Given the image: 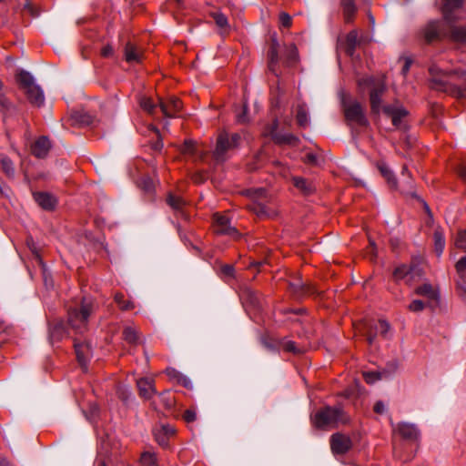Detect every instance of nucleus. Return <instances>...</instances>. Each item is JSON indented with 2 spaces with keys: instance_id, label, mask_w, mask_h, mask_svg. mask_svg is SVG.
<instances>
[{
  "instance_id": "f257e3e1",
  "label": "nucleus",
  "mask_w": 466,
  "mask_h": 466,
  "mask_svg": "<svg viewBox=\"0 0 466 466\" xmlns=\"http://www.w3.org/2000/svg\"><path fill=\"white\" fill-rule=\"evenodd\" d=\"M360 88L369 87L370 102L371 111L379 114L380 110L390 118L396 128H401L402 119L407 116L408 111L399 103L386 105L381 107V97L386 91V84L383 79H378L371 76L361 77L358 80Z\"/></svg>"
},
{
  "instance_id": "f03ea898",
  "label": "nucleus",
  "mask_w": 466,
  "mask_h": 466,
  "mask_svg": "<svg viewBox=\"0 0 466 466\" xmlns=\"http://www.w3.org/2000/svg\"><path fill=\"white\" fill-rule=\"evenodd\" d=\"M429 71L431 75V87L432 89L451 92L460 96H464L463 90L453 86L450 83V79L463 77L465 76V70L459 68L451 71H444L437 66H431Z\"/></svg>"
},
{
  "instance_id": "7ed1b4c3",
  "label": "nucleus",
  "mask_w": 466,
  "mask_h": 466,
  "mask_svg": "<svg viewBox=\"0 0 466 466\" xmlns=\"http://www.w3.org/2000/svg\"><path fill=\"white\" fill-rule=\"evenodd\" d=\"M95 309L91 298H83L79 303L70 306L67 310L68 323L77 333H84L87 328L88 318Z\"/></svg>"
},
{
  "instance_id": "20e7f679",
  "label": "nucleus",
  "mask_w": 466,
  "mask_h": 466,
  "mask_svg": "<svg viewBox=\"0 0 466 466\" xmlns=\"http://www.w3.org/2000/svg\"><path fill=\"white\" fill-rule=\"evenodd\" d=\"M348 420L349 417L339 407L327 406L318 410L311 415L313 426L319 429L333 428Z\"/></svg>"
},
{
  "instance_id": "39448f33",
  "label": "nucleus",
  "mask_w": 466,
  "mask_h": 466,
  "mask_svg": "<svg viewBox=\"0 0 466 466\" xmlns=\"http://www.w3.org/2000/svg\"><path fill=\"white\" fill-rule=\"evenodd\" d=\"M15 77L20 89L24 91L28 101L34 106H41L45 102L44 92L35 83L33 76L25 70H21Z\"/></svg>"
},
{
  "instance_id": "423d86ee",
  "label": "nucleus",
  "mask_w": 466,
  "mask_h": 466,
  "mask_svg": "<svg viewBox=\"0 0 466 466\" xmlns=\"http://www.w3.org/2000/svg\"><path fill=\"white\" fill-rule=\"evenodd\" d=\"M241 141L238 133L222 131L218 134L214 150V157L218 161H224L228 151L237 148Z\"/></svg>"
},
{
  "instance_id": "0eeeda50",
  "label": "nucleus",
  "mask_w": 466,
  "mask_h": 466,
  "mask_svg": "<svg viewBox=\"0 0 466 466\" xmlns=\"http://www.w3.org/2000/svg\"><path fill=\"white\" fill-rule=\"evenodd\" d=\"M345 117L348 122L360 127L368 126L369 122L364 115L362 106L357 102H350L344 105Z\"/></svg>"
},
{
  "instance_id": "6e6552de",
  "label": "nucleus",
  "mask_w": 466,
  "mask_h": 466,
  "mask_svg": "<svg viewBox=\"0 0 466 466\" xmlns=\"http://www.w3.org/2000/svg\"><path fill=\"white\" fill-rule=\"evenodd\" d=\"M213 228L217 234L228 235L234 239H237L240 237V233L237 230L236 228L230 225L228 218L224 215H214Z\"/></svg>"
},
{
  "instance_id": "1a4fd4ad",
  "label": "nucleus",
  "mask_w": 466,
  "mask_h": 466,
  "mask_svg": "<svg viewBox=\"0 0 466 466\" xmlns=\"http://www.w3.org/2000/svg\"><path fill=\"white\" fill-rule=\"evenodd\" d=\"M390 329L389 323L384 319H379L373 323H370L367 330V340L369 344H372L376 336L380 335L385 337Z\"/></svg>"
},
{
  "instance_id": "9d476101",
  "label": "nucleus",
  "mask_w": 466,
  "mask_h": 466,
  "mask_svg": "<svg viewBox=\"0 0 466 466\" xmlns=\"http://www.w3.org/2000/svg\"><path fill=\"white\" fill-rule=\"evenodd\" d=\"M421 35L427 43L440 39L444 35L441 29V23L439 21H431L423 27Z\"/></svg>"
},
{
  "instance_id": "9b49d317",
  "label": "nucleus",
  "mask_w": 466,
  "mask_h": 466,
  "mask_svg": "<svg viewBox=\"0 0 466 466\" xmlns=\"http://www.w3.org/2000/svg\"><path fill=\"white\" fill-rule=\"evenodd\" d=\"M125 60L129 64H139L143 59V50L132 42H127L124 48Z\"/></svg>"
},
{
  "instance_id": "f8f14e48",
  "label": "nucleus",
  "mask_w": 466,
  "mask_h": 466,
  "mask_svg": "<svg viewBox=\"0 0 466 466\" xmlns=\"http://www.w3.org/2000/svg\"><path fill=\"white\" fill-rule=\"evenodd\" d=\"M159 106L166 117H173L182 107L181 101L175 96L170 97L168 100H159Z\"/></svg>"
},
{
  "instance_id": "ddd939ff",
  "label": "nucleus",
  "mask_w": 466,
  "mask_h": 466,
  "mask_svg": "<svg viewBox=\"0 0 466 466\" xmlns=\"http://www.w3.org/2000/svg\"><path fill=\"white\" fill-rule=\"evenodd\" d=\"M35 201L46 210H53L56 204V198L46 192H35L33 194Z\"/></svg>"
},
{
  "instance_id": "4468645a",
  "label": "nucleus",
  "mask_w": 466,
  "mask_h": 466,
  "mask_svg": "<svg viewBox=\"0 0 466 466\" xmlns=\"http://www.w3.org/2000/svg\"><path fill=\"white\" fill-rule=\"evenodd\" d=\"M75 350L78 362L82 367H86L88 360L91 357V348L86 342H78L75 339Z\"/></svg>"
},
{
  "instance_id": "2eb2a0df",
  "label": "nucleus",
  "mask_w": 466,
  "mask_h": 466,
  "mask_svg": "<svg viewBox=\"0 0 466 466\" xmlns=\"http://www.w3.org/2000/svg\"><path fill=\"white\" fill-rule=\"evenodd\" d=\"M352 447L350 439H331L330 448L335 455L345 454Z\"/></svg>"
},
{
  "instance_id": "dca6fc26",
  "label": "nucleus",
  "mask_w": 466,
  "mask_h": 466,
  "mask_svg": "<svg viewBox=\"0 0 466 466\" xmlns=\"http://www.w3.org/2000/svg\"><path fill=\"white\" fill-rule=\"evenodd\" d=\"M50 147L48 138L42 137L32 146V153L36 157H45L48 153Z\"/></svg>"
},
{
  "instance_id": "f3484780",
  "label": "nucleus",
  "mask_w": 466,
  "mask_h": 466,
  "mask_svg": "<svg viewBox=\"0 0 466 466\" xmlns=\"http://www.w3.org/2000/svg\"><path fill=\"white\" fill-rule=\"evenodd\" d=\"M137 388L139 394L145 399H150L155 393V388L153 380L146 378H142L137 380Z\"/></svg>"
},
{
  "instance_id": "a211bd4d",
  "label": "nucleus",
  "mask_w": 466,
  "mask_h": 466,
  "mask_svg": "<svg viewBox=\"0 0 466 466\" xmlns=\"http://www.w3.org/2000/svg\"><path fill=\"white\" fill-rule=\"evenodd\" d=\"M279 44L276 39L272 40V44L268 52V69L276 76H278V63H279Z\"/></svg>"
},
{
  "instance_id": "6ab92c4d",
  "label": "nucleus",
  "mask_w": 466,
  "mask_h": 466,
  "mask_svg": "<svg viewBox=\"0 0 466 466\" xmlns=\"http://www.w3.org/2000/svg\"><path fill=\"white\" fill-rule=\"evenodd\" d=\"M462 5V0H445L442 6L444 19L448 22L453 20L452 12L458 10Z\"/></svg>"
},
{
  "instance_id": "aec40b11",
  "label": "nucleus",
  "mask_w": 466,
  "mask_h": 466,
  "mask_svg": "<svg viewBox=\"0 0 466 466\" xmlns=\"http://www.w3.org/2000/svg\"><path fill=\"white\" fill-rule=\"evenodd\" d=\"M415 294L422 296L431 300L438 299L436 289L429 283H424L415 289Z\"/></svg>"
},
{
  "instance_id": "412c9836",
  "label": "nucleus",
  "mask_w": 466,
  "mask_h": 466,
  "mask_svg": "<svg viewBox=\"0 0 466 466\" xmlns=\"http://www.w3.org/2000/svg\"><path fill=\"white\" fill-rule=\"evenodd\" d=\"M434 251L437 257H441L445 248V237L441 228H436L433 233Z\"/></svg>"
},
{
  "instance_id": "4be33fe9",
  "label": "nucleus",
  "mask_w": 466,
  "mask_h": 466,
  "mask_svg": "<svg viewBox=\"0 0 466 466\" xmlns=\"http://www.w3.org/2000/svg\"><path fill=\"white\" fill-rule=\"evenodd\" d=\"M289 288L291 291L298 297H301L306 295L307 293L311 292V288L302 282V280L298 278L289 283Z\"/></svg>"
},
{
  "instance_id": "5701e85b",
  "label": "nucleus",
  "mask_w": 466,
  "mask_h": 466,
  "mask_svg": "<svg viewBox=\"0 0 466 466\" xmlns=\"http://www.w3.org/2000/svg\"><path fill=\"white\" fill-rule=\"evenodd\" d=\"M211 16L213 17L217 26L219 28L221 35L229 33L230 26L225 15L220 12H215L211 14Z\"/></svg>"
},
{
  "instance_id": "b1692460",
  "label": "nucleus",
  "mask_w": 466,
  "mask_h": 466,
  "mask_svg": "<svg viewBox=\"0 0 466 466\" xmlns=\"http://www.w3.org/2000/svg\"><path fill=\"white\" fill-rule=\"evenodd\" d=\"M397 432L400 437H417L420 434L418 428L410 423L399 424Z\"/></svg>"
},
{
  "instance_id": "393cba45",
  "label": "nucleus",
  "mask_w": 466,
  "mask_h": 466,
  "mask_svg": "<svg viewBox=\"0 0 466 466\" xmlns=\"http://www.w3.org/2000/svg\"><path fill=\"white\" fill-rule=\"evenodd\" d=\"M293 185L299 190H300L303 194H310L314 191L315 187L311 182H309L307 179L300 177H294L292 178Z\"/></svg>"
},
{
  "instance_id": "a878e982",
  "label": "nucleus",
  "mask_w": 466,
  "mask_h": 466,
  "mask_svg": "<svg viewBox=\"0 0 466 466\" xmlns=\"http://www.w3.org/2000/svg\"><path fill=\"white\" fill-rule=\"evenodd\" d=\"M341 5L343 8V15L346 23H350L356 13V6L354 0H341Z\"/></svg>"
},
{
  "instance_id": "bb28decb",
  "label": "nucleus",
  "mask_w": 466,
  "mask_h": 466,
  "mask_svg": "<svg viewBox=\"0 0 466 466\" xmlns=\"http://www.w3.org/2000/svg\"><path fill=\"white\" fill-rule=\"evenodd\" d=\"M299 53L295 45L290 44L286 46L284 63L286 66H290L298 62Z\"/></svg>"
},
{
  "instance_id": "cd10ccee",
  "label": "nucleus",
  "mask_w": 466,
  "mask_h": 466,
  "mask_svg": "<svg viewBox=\"0 0 466 466\" xmlns=\"http://www.w3.org/2000/svg\"><path fill=\"white\" fill-rule=\"evenodd\" d=\"M123 338L129 344L136 345L139 342V333L137 329L132 326H127L124 329Z\"/></svg>"
},
{
  "instance_id": "c85d7f7f",
  "label": "nucleus",
  "mask_w": 466,
  "mask_h": 466,
  "mask_svg": "<svg viewBox=\"0 0 466 466\" xmlns=\"http://www.w3.org/2000/svg\"><path fill=\"white\" fill-rule=\"evenodd\" d=\"M450 37L456 43H466V26H453L451 29Z\"/></svg>"
},
{
  "instance_id": "c756f323",
  "label": "nucleus",
  "mask_w": 466,
  "mask_h": 466,
  "mask_svg": "<svg viewBox=\"0 0 466 466\" xmlns=\"http://www.w3.org/2000/svg\"><path fill=\"white\" fill-rule=\"evenodd\" d=\"M358 44V32L356 30H352L346 37V51L350 56L353 55Z\"/></svg>"
},
{
  "instance_id": "7c9ffc66",
  "label": "nucleus",
  "mask_w": 466,
  "mask_h": 466,
  "mask_svg": "<svg viewBox=\"0 0 466 466\" xmlns=\"http://www.w3.org/2000/svg\"><path fill=\"white\" fill-rule=\"evenodd\" d=\"M273 138L278 144H288L290 146H296L299 141V139L292 134H276Z\"/></svg>"
},
{
  "instance_id": "2f4dec72",
  "label": "nucleus",
  "mask_w": 466,
  "mask_h": 466,
  "mask_svg": "<svg viewBox=\"0 0 466 466\" xmlns=\"http://www.w3.org/2000/svg\"><path fill=\"white\" fill-rule=\"evenodd\" d=\"M411 274V268L407 265L397 267L393 272V277L397 280L404 279Z\"/></svg>"
},
{
  "instance_id": "473e14b6",
  "label": "nucleus",
  "mask_w": 466,
  "mask_h": 466,
  "mask_svg": "<svg viewBox=\"0 0 466 466\" xmlns=\"http://www.w3.org/2000/svg\"><path fill=\"white\" fill-rule=\"evenodd\" d=\"M454 247L466 251V229L458 230L454 238Z\"/></svg>"
},
{
  "instance_id": "72a5a7b5",
  "label": "nucleus",
  "mask_w": 466,
  "mask_h": 466,
  "mask_svg": "<svg viewBox=\"0 0 466 466\" xmlns=\"http://www.w3.org/2000/svg\"><path fill=\"white\" fill-rule=\"evenodd\" d=\"M115 301L122 310L134 309V303L130 300L125 299V296L122 293H116L115 295Z\"/></svg>"
},
{
  "instance_id": "f704fd0d",
  "label": "nucleus",
  "mask_w": 466,
  "mask_h": 466,
  "mask_svg": "<svg viewBox=\"0 0 466 466\" xmlns=\"http://www.w3.org/2000/svg\"><path fill=\"white\" fill-rule=\"evenodd\" d=\"M167 202L175 210H181L185 205L184 199L171 193L168 194Z\"/></svg>"
},
{
  "instance_id": "c9c22d12",
  "label": "nucleus",
  "mask_w": 466,
  "mask_h": 466,
  "mask_svg": "<svg viewBox=\"0 0 466 466\" xmlns=\"http://www.w3.org/2000/svg\"><path fill=\"white\" fill-rule=\"evenodd\" d=\"M297 122L300 127H307L309 124L308 112L304 106H299L296 115Z\"/></svg>"
},
{
  "instance_id": "e433bc0d",
  "label": "nucleus",
  "mask_w": 466,
  "mask_h": 466,
  "mask_svg": "<svg viewBox=\"0 0 466 466\" xmlns=\"http://www.w3.org/2000/svg\"><path fill=\"white\" fill-rule=\"evenodd\" d=\"M3 171L9 177H13L15 175V168L12 161L7 157H2L0 159Z\"/></svg>"
},
{
  "instance_id": "4c0bfd02",
  "label": "nucleus",
  "mask_w": 466,
  "mask_h": 466,
  "mask_svg": "<svg viewBox=\"0 0 466 466\" xmlns=\"http://www.w3.org/2000/svg\"><path fill=\"white\" fill-rule=\"evenodd\" d=\"M140 462L143 466H155L157 463L156 454L150 451L143 452Z\"/></svg>"
},
{
  "instance_id": "58836bf2",
  "label": "nucleus",
  "mask_w": 466,
  "mask_h": 466,
  "mask_svg": "<svg viewBox=\"0 0 466 466\" xmlns=\"http://www.w3.org/2000/svg\"><path fill=\"white\" fill-rule=\"evenodd\" d=\"M140 106L149 114H153L157 107L150 97L143 96L139 100Z\"/></svg>"
},
{
  "instance_id": "ea45409f",
  "label": "nucleus",
  "mask_w": 466,
  "mask_h": 466,
  "mask_svg": "<svg viewBox=\"0 0 466 466\" xmlns=\"http://www.w3.org/2000/svg\"><path fill=\"white\" fill-rule=\"evenodd\" d=\"M0 106L4 115H11L15 111L14 106L3 95H0Z\"/></svg>"
},
{
  "instance_id": "a19ab883",
  "label": "nucleus",
  "mask_w": 466,
  "mask_h": 466,
  "mask_svg": "<svg viewBox=\"0 0 466 466\" xmlns=\"http://www.w3.org/2000/svg\"><path fill=\"white\" fill-rule=\"evenodd\" d=\"M456 271L459 275V279L466 278V256L461 257L455 265Z\"/></svg>"
},
{
  "instance_id": "79ce46f5",
  "label": "nucleus",
  "mask_w": 466,
  "mask_h": 466,
  "mask_svg": "<svg viewBox=\"0 0 466 466\" xmlns=\"http://www.w3.org/2000/svg\"><path fill=\"white\" fill-rule=\"evenodd\" d=\"M65 333V329L63 324H56L50 330V337L52 339H60Z\"/></svg>"
},
{
  "instance_id": "37998d69",
  "label": "nucleus",
  "mask_w": 466,
  "mask_h": 466,
  "mask_svg": "<svg viewBox=\"0 0 466 466\" xmlns=\"http://www.w3.org/2000/svg\"><path fill=\"white\" fill-rule=\"evenodd\" d=\"M282 348L284 350L292 352L294 354L302 353V350L296 346L294 341L291 340H284L282 342Z\"/></svg>"
},
{
  "instance_id": "c03bdc74",
  "label": "nucleus",
  "mask_w": 466,
  "mask_h": 466,
  "mask_svg": "<svg viewBox=\"0 0 466 466\" xmlns=\"http://www.w3.org/2000/svg\"><path fill=\"white\" fill-rule=\"evenodd\" d=\"M140 187L146 192H151L155 188V182L150 177H143L139 183Z\"/></svg>"
},
{
  "instance_id": "a18cd8bd",
  "label": "nucleus",
  "mask_w": 466,
  "mask_h": 466,
  "mask_svg": "<svg viewBox=\"0 0 466 466\" xmlns=\"http://www.w3.org/2000/svg\"><path fill=\"white\" fill-rule=\"evenodd\" d=\"M177 433L174 426L170 424L161 425V431L158 433L159 437H170Z\"/></svg>"
},
{
  "instance_id": "49530a36",
  "label": "nucleus",
  "mask_w": 466,
  "mask_h": 466,
  "mask_svg": "<svg viewBox=\"0 0 466 466\" xmlns=\"http://www.w3.org/2000/svg\"><path fill=\"white\" fill-rule=\"evenodd\" d=\"M249 208L259 217L268 215L266 207L260 203H253L251 206H249Z\"/></svg>"
},
{
  "instance_id": "de8ad7c7",
  "label": "nucleus",
  "mask_w": 466,
  "mask_h": 466,
  "mask_svg": "<svg viewBox=\"0 0 466 466\" xmlns=\"http://www.w3.org/2000/svg\"><path fill=\"white\" fill-rule=\"evenodd\" d=\"M363 377L365 381L370 384L374 383L381 378L380 374L375 371L364 372Z\"/></svg>"
},
{
  "instance_id": "09e8293b",
  "label": "nucleus",
  "mask_w": 466,
  "mask_h": 466,
  "mask_svg": "<svg viewBox=\"0 0 466 466\" xmlns=\"http://www.w3.org/2000/svg\"><path fill=\"white\" fill-rule=\"evenodd\" d=\"M457 290L460 297L466 301V278L459 279L457 281Z\"/></svg>"
},
{
  "instance_id": "8fccbe9b",
  "label": "nucleus",
  "mask_w": 466,
  "mask_h": 466,
  "mask_svg": "<svg viewBox=\"0 0 466 466\" xmlns=\"http://www.w3.org/2000/svg\"><path fill=\"white\" fill-rule=\"evenodd\" d=\"M196 152V144L192 140H186L182 147V153L193 155Z\"/></svg>"
},
{
  "instance_id": "3c124183",
  "label": "nucleus",
  "mask_w": 466,
  "mask_h": 466,
  "mask_svg": "<svg viewBox=\"0 0 466 466\" xmlns=\"http://www.w3.org/2000/svg\"><path fill=\"white\" fill-rule=\"evenodd\" d=\"M409 309L413 312H420L424 309L425 304L423 301L420 299H415L411 301V303L409 305Z\"/></svg>"
},
{
  "instance_id": "603ef678",
  "label": "nucleus",
  "mask_w": 466,
  "mask_h": 466,
  "mask_svg": "<svg viewBox=\"0 0 466 466\" xmlns=\"http://www.w3.org/2000/svg\"><path fill=\"white\" fill-rule=\"evenodd\" d=\"M183 419L186 422H193L197 419V411L195 409H187L183 413Z\"/></svg>"
},
{
  "instance_id": "864d4df0",
  "label": "nucleus",
  "mask_w": 466,
  "mask_h": 466,
  "mask_svg": "<svg viewBox=\"0 0 466 466\" xmlns=\"http://www.w3.org/2000/svg\"><path fill=\"white\" fill-rule=\"evenodd\" d=\"M167 374L169 378L177 380L178 382H183L185 384L186 377L182 376L178 371L175 369H167Z\"/></svg>"
},
{
  "instance_id": "5fc2aeb1",
  "label": "nucleus",
  "mask_w": 466,
  "mask_h": 466,
  "mask_svg": "<svg viewBox=\"0 0 466 466\" xmlns=\"http://www.w3.org/2000/svg\"><path fill=\"white\" fill-rule=\"evenodd\" d=\"M280 25L284 27H289L292 24L291 16L287 13H281L279 15Z\"/></svg>"
},
{
  "instance_id": "6e6d98bb",
  "label": "nucleus",
  "mask_w": 466,
  "mask_h": 466,
  "mask_svg": "<svg viewBox=\"0 0 466 466\" xmlns=\"http://www.w3.org/2000/svg\"><path fill=\"white\" fill-rule=\"evenodd\" d=\"M113 54H114V50L110 45H106L101 49V55L104 57H109V56H113Z\"/></svg>"
},
{
  "instance_id": "4d7b16f0",
  "label": "nucleus",
  "mask_w": 466,
  "mask_h": 466,
  "mask_svg": "<svg viewBox=\"0 0 466 466\" xmlns=\"http://www.w3.org/2000/svg\"><path fill=\"white\" fill-rule=\"evenodd\" d=\"M411 64H412V60L410 58H409V57H405L404 58V64H403V66L401 68V73H402L403 76L407 75V73L410 70V67Z\"/></svg>"
},
{
  "instance_id": "13d9d810",
  "label": "nucleus",
  "mask_w": 466,
  "mask_h": 466,
  "mask_svg": "<svg viewBox=\"0 0 466 466\" xmlns=\"http://www.w3.org/2000/svg\"><path fill=\"white\" fill-rule=\"evenodd\" d=\"M378 167L383 177L391 176V171L390 170L386 164L380 163L378 165Z\"/></svg>"
},
{
  "instance_id": "bf43d9fd",
  "label": "nucleus",
  "mask_w": 466,
  "mask_h": 466,
  "mask_svg": "<svg viewBox=\"0 0 466 466\" xmlns=\"http://www.w3.org/2000/svg\"><path fill=\"white\" fill-rule=\"evenodd\" d=\"M458 174L466 182V162L461 163L458 167Z\"/></svg>"
},
{
  "instance_id": "052dcab7",
  "label": "nucleus",
  "mask_w": 466,
  "mask_h": 466,
  "mask_svg": "<svg viewBox=\"0 0 466 466\" xmlns=\"http://www.w3.org/2000/svg\"><path fill=\"white\" fill-rule=\"evenodd\" d=\"M374 411L381 414L385 411V405L382 401H377L374 405Z\"/></svg>"
},
{
  "instance_id": "680f3d73",
  "label": "nucleus",
  "mask_w": 466,
  "mask_h": 466,
  "mask_svg": "<svg viewBox=\"0 0 466 466\" xmlns=\"http://www.w3.org/2000/svg\"><path fill=\"white\" fill-rule=\"evenodd\" d=\"M221 270H222L223 274H225L226 276H230V277L233 276L234 268L231 265H225V266H223Z\"/></svg>"
},
{
  "instance_id": "e2e57ef3",
  "label": "nucleus",
  "mask_w": 466,
  "mask_h": 466,
  "mask_svg": "<svg viewBox=\"0 0 466 466\" xmlns=\"http://www.w3.org/2000/svg\"><path fill=\"white\" fill-rule=\"evenodd\" d=\"M385 179L387 180L388 184L391 187H396L397 186V181L395 179V177L393 175V173L391 172V176H387V177H384Z\"/></svg>"
},
{
  "instance_id": "0e129e2a",
  "label": "nucleus",
  "mask_w": 466,
  "mask_h": 466,
  "mask_svg": "<svg viewBox=\"0 0 466 466\" xmlns=\"http://www.w3.org/2000/svg\"><path fill=\"white\" fill-rule=\"evenodd\" d=\"M306 162L309 164H316L317 157L312 153H309L306 155Z\"/></svg>"
},
{
  "instance_id": "69168bd1",
  "label": "nucleus",
  "mask_w": 466,
  "mask_h": 466,
  "mask_svg": "<svg viewBox=\"0 0 466 466\" xmlns=\"http://www.w3.org/2000/svg\"><path fill=\"white\" fill-rule=\"evenodd\" d=\"M0 466H12L5 458H0Z\"/></svg>"
},
{
  "instance_id": "338daca9",
  "label": "nucleus",
  "mask_w": 466,
  "mask_h": 466,
  "mask_svg": "<svg viewBox=\"0 0 466 466\" xmlns=\"http://www.w3.org/2000/svg\"><path fill=\"white\" fill-rule=\"evenodd\" d=\"M163 147V143L161 141H157L154 145L155 150H160Z\"/></svg>"
},
{
  "instance_id": "774afa93",
  "label": "nucleus",
  "mask_w": 466,
  "mask_h": 466,
  "mask_svg": "<svg viewBox=\"0 0 466 466\" xmlns=\"http://www.w3.org/2000/svg\"><path fill=\"white\" fill-rule=\"evenodd\" d=\"M167 440L168 439H165V438H162V439H159V445L163 446V447H166L167 446Z\"/></svg>"
}]
</instances>
